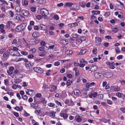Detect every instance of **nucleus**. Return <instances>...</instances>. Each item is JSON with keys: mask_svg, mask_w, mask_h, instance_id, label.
I'll return each mask as SVG.
<instances>
[{"mask_svg": "<svg viewBox=\"0 0 125 125\" xmlns=\"http://www.w3.org/2000/svg\"><path fill=\"white\" fill-rule=\"evenodd\" d=\"M41 12L43 16L46 17L49 14L48 11L45 9H43L41 10Z\"/></svg>", "mask_w": 125, "mask_h": 125, "instance_id": "nucleus-1", "label": "nucleus"}, {"mask_svg": "<svg viewBox=\"0 0 125 125\" xmlns=\"http://www.w3.org/2000/svg\"><path fill=\"white\" fill-rule=\"evenodd\" d=\"M33 70L36 72L40 73H42L44 72V70L42 68L40 67H36L33 68Z\"/></svg>", "mask_w": 125, "mask_h": 125, "instance_id": "nucleus-2", "label": "nucleus"}, {"mask_svg": "<svg viewBox=\"0 0 125 125\" xmlns=\"http://www.w3.org/2000/svg\"><path fill=\"white\" fill-rule=\"evenodd\" d=\"M95 45L98 46L101 43V39L100 38L96 37L95 38Z\"/></svg>", "mask_w": 125, "mask_h": 125, "instance_id": "nucleus-3", "label": "nucleus"}, {"mask_svg": "<svg viewBox=\"0 0 125 125\" xmlns=\"http://www.w3.org/2000/svg\"><path fill=\"white\" fill-rule=\"evenodd\" d=\"M104 76L106 77L110 78L112 76V74L110 72H104L103 73Z\"/></svg>", "mask_w": 125, "mask_h": 125, "instance_id": "nucleus-4", "label": "nucleus"}, {"mask_svg": "<svg viewBox=\"0 0 125 125\" xmlns=\"http://www.w3.org/2000/svg\"><path fill=\"white\" fill-rule=\"evenodd\" d=\"M111 89L113 91L118 92L120 90L119 88H118V87L114 86H111Z\"/></svg>", "mask_w": 125, "mask_h": 125, "instance_id": "nucleus-5", "label": "nucleus"}, {"mask_svg": "<svg viewBox=\"0 0 125 125\" xmlns=\"http://www.w3.org/2000/svg\"><path fill=\"white\" fill-rule=\"evenodd\" d=\"M22 13L25 16L28 17L30 16V14L27 10H23L22 11Z\"/></svg>", "mask_w": 125, "mask_h": 125, "instance_id": "nucleus-6", "label": "nucleus"}, {"mask_svg": "<svg viewBox=\"0 0 125 125\" xmlns=\"http://www.w3.org/2000/svg\"><path fill=\"white\" fill-rule=\"evenodd\" d=\"M102 74L98 72L95 73H94V75L95 77L97 78H100L101 77Z\"/></svg>", "mask_w": 125, "mask_h": 125, "instance_id": "nucleus-7", "label": "nucleus"}, {"mask_svg": "<svg viewBox=\"0 0 125 125\" xmlns=\"http://www.w3.org/2000/svg\"><path fill=\"white\" fill-rule=\"evenodd\" d=\"M97 66L95 65H92L91 68V70L89 71H91L92 72H94L96 71L97 69Z\"/></svg>", "mask_w": 125, "mask_h": 125, "instance_id": "nucleus-8", "label": "nucleus"}, {"mask_svg": "<svg viewBox=\"0 0 125 125\" xmlns=\"http://www.w3.org/2000/svg\"><path fill=\"white\" fill-rule=\"evenodd\" d=\"M14 70V68L13 67H10V68L9 70H8L7 72L9 74H12Z\"/></svg>", "mask_w": 125, "mask_h": 125, "instance_id": "nucleus-9", "label": "nucleus"}, {"mask_svg": "<svg viewBox=\"0 0 125 125\" xmlns=\"http://www.w3.org/2000/svg\"><path fill=\"white\" fill-rule=\"evenodd\" d=\"M60 115L64 119H66L68 117V115L65 113H64L61 112L60 114Z\"/></svg>", "mask_w": 125, "mask_h": 125, "instance_id": "nucleus-10", "label": "nucleus"}, {"mask_svg": "<svg viewBox=\"0 0 125 125\" xmlns=\"http://www.w3.org/2000/svg\"><path fill=\"white\" fill-rule=\"evenodd\" d=\"M40 35V33L36 31L34 32L32 34V36L34 38H37Z\"/></svg>", "mask_w": 125, "mask_h": 125, "instance_id": "nucleus-11", "label": "nucleus"}, {"mask_svg": "<svg viewBox=\"0 0 125 125\" xmlns=\"http://www.w3.org/2000/svg\"><path fill=\"white\" fill-rule=\"evenodd\" d=\"M12 23V22L10 21H8L6 23V25L5 27V28L6 29H10V24Z\"/></svg>", "mask_w": 125, "mask_h": 125, "instance_id": "nucleus-12", "label": "nucleus"}, {"mask_svg": "<svg viewBox=\"0 0 125 125\" xmlns=\"http://www.w3.org/2000/svg\"><path fill=\"white\" fill-rule=\"evenodd\" d=\"M40 27L41 28V29L43 31L46 30L47 29V26L43 24H41Z\"/></svg>", "mask_w": 125, "mask_h": 125, "instance_id": "nucleus-13", "label": "nucleus"}, {"mask_svg": "<svg viewBox=\"0 0 125 125\" xmlns=\"http://www.w3.org/2000/svg\"><path fill=\"white\" fill-rule=\"evenodd\" d=\"M27 25V23H24L20 25L21 27V28L23 30V31L25 29L26 27V26Z\"/></svg>", "mask_w": 125, "mask_h": 125, "instance_id": "nucleus-14", "label": "nucleus"}, {"mask_svg": "<svg viewBox=\"0 0 125 125\" xmlns=\"http://www.w3.org/2000/svg\"><path fill=\"white\" fill-rule=\"evenodd\" d=\"M73 4L72 2H67L65 3L64 6L65 7H66V6L70 7Z\"/></svg>", "mask_w": 125, "mask_h": 125, "instance_id": "nucleus-15", "label": "nucleus"}, {"mask_svg": "<svg viewBox=\"0 0 125 125\" xmlns=\"http://www.w3.org/2000/svg\"><path fill=\"white\" fill-rule=\"evenodd\" d=\"M31 105L32 107L34 108L35 109H36L38 108V104H37L35 103H31Z\"/></svg>", "mask_w": 125, "mask_h": 125, "instance_id": "nucleus-16", "label": "nucleus"}, {"mask_svg": "<svg viewBox=\"0 0 125 125\" xmlns=\"http://www.w3.org/2000/svg\"><path fill=\"white\" fill-rule=\"evenodd\" d=\"M95 84V83L94 82H92L90 83H87L86 84V86L87 88H89L91 86H93Z\"/></svg>", "mask_w": 125, "mask_h": 125, "instance_id": "nucleus-17", "label": "nucleus"}, {"mask_svg": "<svg viewBox=\"0 0 125 125\" xmlns=\"http://www.w3.org/2000/svg\"><path fill=\"white\" fill-rule=\"evenodd\" d=\"M21 8L20 6H17L15 7V10L16 12H20Z\"/></svg>", "mask_w": 125, "mask_h": 125, "instance_id": "nucleus-18", "label": "nucleus"}, {"mask_svg": "<svg viewBox=\"0 0 125 125\" xmlns=\"http://www.w3.org/2000/svg\"><path fill=\"white\" fill-rule=\"evenodd\" d=\"M87 52V50L86 49H81V50L80 52L79 53L80 55H83L86 52Z\"/></svg>", "mask_w": 125, "mask_h": 125, "instance_id": "nucleus-19", "label": "nucleus"}, {"mask_svg": "<svg viewBox=\"0 0 125 125\" xmlns=\"http://www.w3.org/2000/svg\"><path fill=\"white\" fill-rule=\"evenodd\" d=\"M73 92L76 95H78L80 93V91L77 89H74L73 90Z\"/></svg>", "mask_w": 125, "mask_h": 125, "instance_id": "nucleus-20", "label": "nucleus"}, {"mask_svg": "<svg viewBox=\"0 0 125 125\" xmlns=\"http://www.w3.org/2000/svg\"><path fill=\"white\" fill-rule=\"evenodd\" d=\"M6 51L5 49H1L0 51V53L1 54H3V55H6Z\"/></svg>", "mask_w": 125, "mask_h": 125, "instance_id": "nucleus-21", "label": "nucleus"}, {"mask_svg": "<svg viewBox=\"0 0 125 125\" xmlns=\"http://www.w3.org/2000/svg\"><path fill=\"white\" fill-rule=\"evenodd\" d=\"M16 30L18 32H20L23 31L20 25L17 27L16 28Z\"/></svg>", "mask_w": 125, "mask_h": 125, "instance_id": "nucleus-22", "label": "nucleus"}, {"mask_svg": "<svg viewBox=\"0 0 125 125\" xmlns=\"http://www.w3.org/2000/svg\"><path fill=\"white\" fill-rule=\"evenodd\" d=\"M41 95H42L40 93H38L37 94H36L35 95V96L34 98V102H35V101H36V97L39 98L41 96Z\"/></svg>", "mask_w": 125, "mask_h": 125, "instance_id": "nucleus-23", "label": "nucleus"}, {"mask_svg": "<svg viewBox=\"0 0 125 125\" xmlns=\"http://www.w3.org/2000/svg\"><path fill=\"white\" fill-rule=\"evenodd\" d=\"M25 64L27 68L29 69L30 68V65L31 63L29 61H28L25 62Z\"/></svg>", "mask_w": 125, "mask_h": 125, "instance_id": "nucleus-24", "label": "nucleus"}, {"mask_svg": "<svg viewBox=\"0 0 125 125\" xmlns=\"http://www.w3.org/2000/svg\"><path fill=\"white\" fill-rule=\"evenodd\" d=\"M66 55H72L73 53V51L71 50H69L66 51Z\"/></svg>", "mask_w": 125, "mask_h": 125, "instance_id": "nucleus-25", "label": "nucleus"}, {"mask_svg": "<svg viewBox=\"0 0 125 125\" xmlns=\"http://www.w3.org/2000/svg\"><path fill=\"white\" fill-rule=\"evenodd\" d=\"M9 55H3L2 59L5 61L7 60V58L9 57Z\"/></svg>", "mask_w": 125, "mask_h": 125, "instance_id": "nucleus-26", "label": "nucleus"}, {"mask_svg": "<svg viewBox=\"0 0 125 125\" xmlns=\"http://www.w3.org/2000/svg\"><path fill=\"white\" fill-rule=\"evenodd\" d=\"M56 113V112H51L50 113L49 115L50 117H54L55 116V114Z\"/></svg>", "mask_w": 125, "mask_h": 125, "instance_id": "nucleus-27", "label": "nucleus"}, {"mask_svg": "<svg viewBox=\"0 0 125 125\" xmlns=\"http://www.w3.org/2000/svg\"><path fill=\"white\" fill-rule=\"evenodd\" d=\"M72 82L71 81L69 80H67L66 82V85L67 86H68L70 85L72 83Z\"/></svg>", "mask_w": 125, "mask_h": 125, "instance_id": "nucleus-28", "label": "nucleus"}, {"mask_svg": "<svg viewBox=\"0 0 125 125\" xmlns=\"http://www.w3.org/2000/svg\"><path fill=\"white\" fill-rule=\"evenodd\" d=\"M36 51V49L34 48H33L31 49L30 52L31 53L33 54Z\"/></svg>", "mask_w": 125, "mask_h": 125, "instance_id": "nucleus-29", "label": "nucleus"}, {"mask_svg": "<svg viewBox=\"0 0 125 125\" xmlns=\"http://www.w3.org/2000/svg\"><path fill=\"white\" fill-rule=\"evenodd\" d=\"M111 28L112 29V31L115 33L118 30V29L116 28H114L113 27H112Z\"/></svg>", "mask_w": 125, "mask_h": 125, "instance_id": "nucleus-30", "label": "nucleus"}, {"mask_svg": "<svg viewBox=\"0 0 125 125\" xmlns=\"http://www.w3.org/2000/svg\"><path fill=\"white\" fill-rule=\"evenodd\" d=\"M69 25H71V26L72 27H74L76 26H78V24L76 22H74V23H72L71 24H69Z\"/></svg>", "mask_w": 125, "mask_h": 125, "instance_id": "nucleus-31", "label": "nucleus"}, {"mask_svg": "<svg viewBox=\"0 0 125 125\" xmlns=\"http://www.w3.org/2000/svg\"><path fill=\"white\" fill-rule=\"evenodd\" d=\"M41 103L43 104H45L47 103V101L45 100V98H43L42 99V100L41 101Z\"/></svg>", "mask_w": 125, "mask_h": 125, "instance_id": "nucleus-32", "label": "nucleus"}, {"mask_svg": "<svg viewBox=\"0 0 125 125\" xmlns=\"http://www.w3.org/2000/svg\"><path fill=\"white\" fill-rule=\"evenodd\" d=\"M21 81V80L17 79L14 81V82L16 84H18Z\"/></svg>", "mask_w": 125, "mask_h": 125, "instance_id": "nucleus-33", "label": "nucleus"}, {"mask_svg": "<svg viewBox=\"0 0 125 125\" xmlns=\"http://www.w3.org/2000/svg\"><path fill=\"white\" fill-rule=\"evenodd\" d=\"M9 15L11 17H13L14 15V13L11 11H10L9 12Z\"/></svg>", "mask_w": 125, "mask_h": 125, "instance_id": "nucleus-34", "label": "nucleus"}, {"mask_svg": "<svg viewBox=\"0 0 125 125\" xmlns=\"http://www.w3.org/2000/svg\"><path fill=\"white\" fill-rule=\"evenodd\" d=\"M20 18L19 21H23L24 20V17L21 15H20Z\"/></svg>", "mask_w": 125, "mask_h": 125, "instance_id": "nucleus-35", "label": "nucleus"}, {"mask_svg": "<svg viewBox=\"0 0 125 125\" xmlns=\"http://www.w3.org/2000/svg\"><path fill=\"white\" fill-rule=\"evenodd\" d=\"M122 93L119 92L116 94V95L119 98H121L122 96Z\"/></svg>", "mask_w": 125, "mask_h": 125, "instance_id": "nucleus-36", "label": "nucleus"}, {"mask_svg": "<svg viewBox=\"0 0 125 125\" xmlns=\"http://www.w3.org/2000/svg\"><path fill=\"white\" fill-rule=\"evenodd\" d=\"M59 106H62V104L61 102H59L58 101H56L55 102Z\"/></svg>", "mask_w": 125, "mask_h": 125, "instance_id": "nucleus-37", "label": "nucleus"}, {"mask_svg": "<svg viewBox=\"0 0 125 125\" xmlns=\"http://www.w3.org/2000/svg\"><path fill=\"white\" fill-rule=\"evenodd\" d=\"M16 46L18 47L21 45V42L20 41H18L17 42V43H16Z\"/></svg>", "mask_w": 125, "mask_h": 125, "instance_id": "nucleus-38", "label": "nucleus"}, {"mask_svg": "<svg viewBox=\"0 0 125 125\" xmlns=\"http://www.w3.org/2000/svg\"><path fill=\"white\" fill-rule=\"evenodd\" d=\"M82 119L80 118V116H78V118L76 119L77 121L78 122H80L82 120Z\"/></svg>", "mask_w": 125, "mask_h": 125, "instance_id": "nucleus-39", "label": "nucleus"}, {"mask_svg": "<svg viewBox=\"0 0 125 125\" xmlns=\"http://www.w3.org/2000/svg\"><path fill=\"white\" fill-rule=\"evenodd\" d=\"M48 105L50 107H53L55 105V104L53 103H50V104H48Z\"/></svg>", "mask_w": 125, "mask_h": 125, "instance_id": "nucleus-40", "label": "nucleus"}, {"mask_svg": "<svg viewBox=\"0 0 125 125\" xmlns=\"http://www.w3.org/2000/svg\"><path fill=\"white\" fill-rule=\"evenodd\" d=\"M23 58H20L18 59L16 58L15 59V60L17 62H20L21 61L23 60Z\"/></svg>", "mask_w": 125, "mask_h": 125, "instance_id": "nucleus-41", "label": "nucleus"}, {"mask_svg": "<svg viewBox=\"0 0 125 125\" xmlns=\"http://www.w3.org/2000/svg\"><path fill=\"white\" fill-rule=\"evenodd\" d=\"M115 50L117 53L118 54L120 52V51L119 50L118 47L115 48Z\"/></svg>", "mask_w": 125, "mask_h": 125, "instance_id": "nucleus-42", "label": "nucleus"}, {"mask_svg": "<svg viewBox=\"0 0 125 125\" xmlns=\"http://www.w3.org/2000/svg\"><path fill=\"white\" fill-rule=\"evenodd\" d=\"M107 103L110 104H111L113 103L112 101L110 100H107Z\"/></svg>", "mask_w": 125, "mask_h": 125, "instance_id": "nucleus-43", "label": "nucleus"}, {"mask_svg": "<svg viewBox=\"0 0 125 125\" xmlns=\"http://www.w3.org/2000/svg\"><path fill=\"white\" fill-rule=\"evenodd\" d=\"M82 41L81 40V39L80 38L79 39H78L77 40V42L78 44H81L82 42Z\"/></svg>", "mask_w": 125, "mask_h": 125, "instance_id": "nucleus-44", "label": "nucleus"}, {"mask_svg": "<svg viewBox=\"0 0 125 125\" xmlns=\"http://www.w3.org/2000/svg\"><path fill=\"white\" fill-rule=\"evenodd\" d=\"M53 18L56 20H58L59 18L58 16L56 14L54 15Z\"/></svg>", "mask_w": 125, "mask_h": 125, "instance_id": "nucleus-45", "label": "nucleus"}, {"mask_svg": "<svg viewBox=\"0 0 125 125\" xmlns=\"http://www.w3.org/2000/svg\"><path fill=\"white\" fill-rule=\"evenodd\" d=\"M17 85L16 84H14L12 85V88L13 89L15 90L17 88Z\"/></svg>", "mask_w": 125, "mask_h": 125, "instance_id": "nucleus-46", "label": "nucleus"}, {"mask_svg": "<svg viewBox=\"0 0 125 125\" xmlns=\"http://www.w3.org/2000/svg\"><path fill=\"white\" fill-rule=\"evenodd\" d=\"M120 110L123 113H125V108L124 107H121L120 108Z\"/></svg>", "mask_w": 125, "mask_h": 125, "instance_id": "nucleus-47", "label": "nucleus"}, {"mask_svg": "<svg viewBox=\"0 0 125 125\" xmlns=\"http://www.w3.org/2000/svg\"><path fill=\"white\" fill-rule=\"evenodd\" d=\"M60 65V63L58 61L54 63V65L55 66H58Z\"/></svg>", "mask_w": 125, "mask_h": 125, "instance_id": "nucleus-48", "label": "nucleus"}, {"mask_svg": "<svg viewBox=\"0 0 125 125\" xmlns=\"http://www.w3.org/2000/svg\"><path fill=\"white\" fill-rule=\"evenodd\" d=\"M20 15L18 14H16V19L17 20H19V19L20 18Z\"/></svg>", "mask_w": 125, "mask_h": 125, "instance_id": "nucleus-49", "label": "nucleus"}, {"mask_svg": "<svg viewBox=\"0 0 125 125\" xmlns=\"http://www.w3.org/2000/svg\"><path fill=\"white\" fill-rule=\"evenodd\" d=\"M21 53L22 55H27L28 54V52L26 51H21Z\"/></svg>", "mask_w": 125, "mask_h": 125, "instance_id": "nucleus-50", "label": "nucleus"}, {"mask_svg": "<svg viewBox=\"0 0 125 125\" xmlns=\"http://www.w3.org/2000/svg\"><path fill=\"white\" fill-rule=\"evenodd\" d=\"M80 38L82 41H84L86 39V37L85 36L81 37Z\"/></svg>", "mask_w": 125, "mask_h": 125, "instance_id": "nucleus-51", "label": "nucleus"}, {"mask_svg": "<svg viewBox=\"0 0 125 125\" xmlns=\"http://www.w3.org/2000/svg\"><path fill=\"white\" fill-rule=\"evenodd\" d=\"M99 98L102 99L103 97V95L102 94H99L98 95Z\"/></svg>", "mask_w": 125, "mask_h": 125, "instance_id": "nucleus-52", "label": "nucleus"}, {"mask_svg": "<svg viewBox=\"0 0 125 125\" xmlns=\"http://www.w3.org/2000/svg\"><path fill=\"white\" fill-rule=\"evenodd\" d=\"M85 65V64L84 63H80L79 65H79L80 67L82 68Z\"/></svg>", "mask_w": 125, "mask_h": 125, "instance_id": "nucleus-53", "label": "nucleus"}, {"mask_svg": "<svg viewBox=\"0 0 125 125\" xmlns=\"http://www.w3.org/2000/svg\"><path fill=\"white\" fill-rule=\"evenodd\" d=\"M81 6L82 7L84 8L85 7L86 5L85 3L83 2L81 3Z\"/></svg>", "mask_w": 125, "mask_h": 125, "instance_id": "nucleus-54", "label": "nucleus"}, {"mask_svg": "<svg viewBox=\"0 0 125 125\" xmlns=\"http://www.w3.org/2000/svg\"><path fill=\"white\" fill-rule=\"evenodd\" d=\"M36 9L35 8L32 7H31V10L33 12L35 11L36 10Z\"/></svg>", "mask_w": 125, "mask_h": 125, "instance_id": "nucleus-55", "label": "nucleus"}, {"mask_svg": "<svg viewBox=\"0 0 125 125\" xmlns=\"http://www.w3.org/2000/svg\"><path fill=\"white\" fill-rule=\"evenodd\" d=\"M123 57L122 55H119L117 57V59L118 60H120L123 58Z\"/></svg>", "mask_w": 125, "mask_h": 125, "instance_id": "nucleus-56", "label": "nucleus"}, {"mask_svg": "<svg viewBox=\"0 0 125 125\" xmlns=\"http://www.w3.org/2000/svg\"><path fill=\"white\" fill-rule=\"evenodd\" d=\"M110 14V12H107L105 13L104 14V15L105 16L108 17L109 16Z\"/></svg>", "mask_w": 125, "mask_h": 125, "instance_id": "nucleus-57", "label": "nucleus"}, {"mask_svg": "<svg viewBox=\"0 0 125 125\" xmlns=\"http://www.w3.org/2000/svg\"><path fill=\"white\" fill-rule=\"evenodd\" d=\"M34 29L35 30H38L39 29V27L38 26H37V25L34 26Z\"/></svg>", "mask_w": 125, "mask_h": 125, "instance_id": "nucleus-58", "label": "nucleus"}, {"mask_svg": "<svg viewBox=\"0 0 125 125\" xmlns=\"http://www.w3.org/2000/svg\"><path fill=\"white\" fill-rule=\"evenodd\" d=\"M109 68L112 69H114L115 68V67L113 65V64H110V65H109Z\"/></svg>", "mask_w": 125, "mask_h": 125, "instance_id": "nucleus-59", "label": "nucleus"}, {"mask_svg": "<svg viewBox=\"0 0 125 125\" xmlns=\"http://www.w3.org/2000/svg\"><path fill=\"white\" fill-rule=\"evenodd\" d=\"M36 17L37 19L39 20H40L42 18V16L41 15H38Z\"/></svg>", "mask_w": 125, "mask_h": 125, "instance_id": "nucleus-60", "label": "nucleus"}, {"mask_svg": "<svg viewBox=\"0 0 125 125\" xmlns=\"http://www.w3.org/2000/svg\"><path fill=\"white\" fill-rule=\"evenodd\" d=\"M97 51L96 49H94L93 51V53L94 54H96L97 53Z\"/></svg>", "mask_w": 125, "mask_h": 125, "instance_id": "nucleus-61", "label": "nucleus"}, {"mask_svg": "<svg viewBox=\"0 0 125 125\" xmlns=\"http://www.w3.org/2000/svg\"><path fill=\"white\" fill-rule=\"evenodd\" d=\"M66 76L67 77L69 78H72L73 77L72 75L70 74H67Z\"/></svg>", "mask_w": 125, "mask_h": 125, "instance_id": "nucleus-62", "label": "nucleus"}, {"mask_svg": "<svg viewBox=\"0 0 125 125\" xmlns=\"http://www.w3.org/2000/svg\"><path fill=\"white\" fill-rule=\"evenodd\" d=\"M72 36L74 38H76L78 36V35L77 34H72Z\"/></svg>", "mask_w": 125, "mask_h": 125, "instance_id": "nucleus-63", "label": "nucleus"}, {"mask_svg": "<svg viewBox=\"0 0 125 125\" xmlns=\"http://www.w3.org/2000/svg\"><path fill=\"white\" fill-rule=\"evenodd\" d=\"M55 96L59 98H61V95L58 94H56L55 95Z\"/></svg>", "mask_w": 125, "mask_h": 125, "instance_id": "nucleus-64", "label": "nucleus"}]
</instances>
